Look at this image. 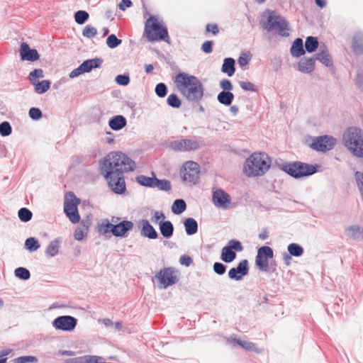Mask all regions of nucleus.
<instances>
[{
  "label": "nucleus",
  "instance_id": "nucleus-1",
  "mask_svg": "<svg viewBox=\"0 0 363 363\" xmlns=\"http://www.w3.org/2000/svg\"><path fill=\"white\" fill-rule=\"evenodd\" d=\"M135 167V162L121 152H111L100 162L101 174L117 194H122L126 190L123 174L133 171Z\"/></svg>",
  "mask_w": 363,
  "mask_h": 363
},
{
  "label": "nucleus",
  "instance_id": "nucleus-2",
  "mask_svg": "<svg viewBox=\"0 0 363 363\" xmlns=\"http://www.w3.org/2000/svg\"><path fill=\"white\" fill-rule=\"evenodd\" d=\"M174 84L177 90L188 101L199 102L202 99L204 87L196 76L186 72H179L174 78Z\"/></svg>",
  "mask_w": 363,
  "mask_h": 363
},
{
  "label": "nucleus",
  "instance_id": "nucleus-3",
  "mask_svg": "<svg viewBox=\"0 0 363 363\" xmlns=\"http://www.w3.org/2000/svg\"><path fill=\"white\" fill-rule=\"evenodd\" d=\"M271 160L264 152H254L245 160L243 165V172L249 177L264 175L269 169Z\"/></svg>",
  "mask_w": 363,
  "mask_h": 363
},
{
  "label": "nucleus",
  "instance_id": "nucleus-4",
  "mask_svg": "<svg viewBox=\"0 0 363 363\" xmlns=\"http://www.w3.org/2000/svg\"><path fill=\"white\" fill-rule=\"evenodd\" d=\"M345 146L356 157H363V132L357 128H349L343 134Z\"/></svg>",
  "mask_w": 363,
  "mask_h": 363
},
{
  "label": "nucleus",
  "instance_id": "nucleus-5",
  "mask_svg": "<svg viewBox=\"0 0 363 363\" xmlns=\"http://www.w3.org/2000/svg\"><path fill=\"white\" fill-rule=\"evenodd\" d=\"M262 28L268 32L275 30L279 35L281 37H288L289 35V24L286 19L275 13L270 11L267 19L262 24Z\"/></svg>",
  "mask_w": 363,
  "mask_h": 363
},
{
  "label": "nucleus",
  "instance_id": "nucleus-6",
  "mask_svg": "<svg viewBox=\"0 0 363 363\" xmlns=\"http://www.w3.org/2000/svg\"><path fill=\"white\" fill-rule=\"evenodd\" d=\"M282 169L294 178L299 179L315 174L317 172V165L296 161L283 165Z\"/></svg>",
  "mask_w": 363,
  "mask_h": 363
},
{
  "label": "nucleus",
  "instance_id": "nucleus-7",
  "mask_svg": "<svg viewBox=\"0 0 363 363\" xmlns=\"http://www.w3.org/2000/svg\"><path fill=\"white\" fill-rule=\"evenodd\" d=\"M145 34L150 42L162 40L167 41L165 40L166 38H168L167 28L160 24L153 16H151L146 22Z\"/></svg>",
  "mask_w": 363,
  "mask_h": 363
},
{
  "label": "nucleus",
  "instance_id": "nucleus-8",
  "mask_svg": "<svg viewBox=\"0 0 363 363\" xmlns=\"http://www.w3.org/2000/svg\"><path fill=\"white\" fill-rule=\"evenodd\" d=\"M274 256L272 249L269 246H262L257 250L255 257V264L257 268L263 272H274L275 266L272 264H269V259H272Z\"/></svg>",
  "mask_w": 363,
  "mask_h": 363
},
{
  "label": "nucleus",
  "instance_id": "nucleus-9",
  "mask_svg": "<svg viewBox=\"0 0 363 363\" xmlns=\"http://www.w3.org/2000/svg\"><path fill=\"white\" fill-rule=\"evenodd\" d=\"M79 202L80 200L77 198L73 192H69L67 194L64 203V211L72 223H77L80 220L77 209V205Z\"/></svg>",
  "mask_w": 363,
  "mask_h": 363
},
{
  "label": "nucleus",
  "instance_id": "nucleus-10",
  "mask_svg": "<svg viewBox=\"0 0 363 363\" xmlns=\"http://www.w3.org/2000/svg\"><path fill=\"white\" fill-rule=\"evenodd\" d=\"M199 165L193 161L186 162L181 170L182 179L193 184L196 183L199 179Z\"/></svg>",
  "mask_w": 363,
  "mask_h": 363
},
{
  "label": "nucleus",
  "instance_id": "nucleus-11",
  "mask_svg": "<svg viewBox=\"0 0 363 363\" xmlns=\"http://www.w3.org/2000/svg\"><path fill=\"white\" fill-rule=\"evenodd\" d=\"M199 141L192 139H181L173 140L169 143V147L176 152H189L200 147Z\"/></svg>",
  "mask_w": 363,
  "mask_h": 363
},
{
  "label": "nucleus",
  "instance_id": "nucleus-12",
  "mask_svg": "<svg viewBox=\"0 0 363 363\" xmlns=\"http://www.w3.org/2000/svg\"><path fill=\"white\" fill-rule=\"evenodd\" d=\"M336 144V140L328 135L314 138L311 147L315 150L325 152L332 150Z\"/></svg>",
  "mask_w": 363,
  "mask_h": 363
},
{
  "label": "nucleus",
  "instance_id": "nucleus-13",
  "mask_svg": "<svg viewBox=\"0 0 363 363\" xmlns=\"http://www.w3.org/2000/svg\"><path fill=\"white\" fill-rule=\"evenodd\" d=\"M52 324L56 330L72 331L77 326V319L71 315H61L54 319Z\"/></svg>",
  "mask_w": 363,
  "mask_h": 363
},
{
  "label": "nucleus",
  "instance_id": "nucleus-14",
  "mask_svg": "<svg viewBox=\"0 0 363 363\" xmlns=\"http://www.w3.org/2000/svg\"><path fill=\"white\" fill-rule=\"evenodd\" d=\"M212 202L216 207L226 210L230 208L231 197L223 189H218L213 191Z\"/></svg>",
  "mask_w": 363,
  "mask_h": 363
},
{
  "label": "nucleus",
  "instance_id": "nucleus-15",
  "mask_svg": "<svg viewBox=\"0 0 363 363\" xmlns=\"http://www.w3.org/2000/svg\"><path fill=\"white\" fill-rule=\"evenodd\" d=\"M248 261L242 260L236 267L230 269L228 272V277L230 279L240 281L249 272Z\"/></svg>",
  "mask_w": 363,
  "mask_h": 363
},
{
  "label": "nucleus",
  "instance_id": "nucleus-16",
  "mask_svg": "<svg viewBox=\"0 0 363 363\" xmlns=\"http://www.w3.org/2000/svg\"><path fill=\"white\" fill-rule=\"evenodd\" d=\"M20 55L22 60L34 62L40 58L35 49H31L26 43H22L20 48Z\"/></svg>",
  "mask_w": 363,
  "mask_h": 363
},
{
  "label": "nucleus",
  "instance_id": "nucleus-17",
  "mask_svg": "<svg viewBox=\"0 0 363 363\" xmlns=\"http://www.w3.org/2000/svg\"><path fill=\"white\" fill-rule=\"evenodd\" d=\"M157 277L165 288L174 284L177 280L176 276L174 275V270L172 268H165L161 270L158 273Z\"/></svg>",
  "mask_w": 363,
  "mask_h": 363
},
{
  "label": "nucleus",
  "instance_id": "nucleus-18",
  "mask_svg": "<svg viewBox=\"0 0 363 363\" xmlns=\"http://www.w3.org/2000/svg\"><path fill=\"white\" fill-rule=\"evenodd\" d=\"M133 223L129 220H123L112 228V234L116 237H125L128 231L132 230Z\"/></svg>",
  "mask_w": 363,
  "mask_h": 363
},
{
  "label": "nucleus",
  "instance_id": "nucleus-19",
  "mask_svg": "<svg viewBox=\"0 0 363 363\" xmlns=\"http://www.w3.org/2000/svg\"><path fill=\"white\" fill-rule=\"evenodd\" d=\"M345 235L353 240H361L363 239V228L358 225H352L345 228Z\"/></svg>",
  "mask_w": 363,
  "mask_h": 363
},
{
  "label": "nucleus",
  "instance_id": "nucleus-20",
  "mask_svg": "<svg viewBox=\"0 0 363 363\" xmlns=\"http://www.w3.org/2000/svg\"><path fill=\"white\" fill-rule=\"evenodd\" d=\"M141 235L149 239H156L158 237V234L153 226L149 223L147 220H142L141 222Z\"/></svg>",
  "mask_w": 363,
  "mask_h": 363
},
{
  "label": "nucleus",
  "instance_id": "nucleus-21",
  "mask_svg": "<svg viewBox=\"0 0 363 363\" xmlns=\"http://www.w3.org/2000/svg\"><path fill=\"white\" fill-rule=\"evenodd\" d=\"M315 68V59L311 58H302L298 63V69L301 72L309 74L314 70Z\"/></svg>",
  "mask_w": 363,
  "mask_h": 363
},
{
  "label": "nucleus",
  "instance_id": "nucleus-22",
  "mask_svg": "<svg viewBox=\"0 0 363 363\" xmlns=\"http://www.w3.org/2000/svg\"><path fill=\"white\" fill-rule=\"evenodd\" d=\"M127 124L125 118L121 115L116 116L111 118L108 121L110 128L113 130H120Z\"/></svg>",
  "mask_w": 363,
  "mask_h": 363
},
{
  "label": "nucleus",
  "instance_id": "nucleus-23",
  "mask_svg": "<svg viewBox=\"0 0 363 363\" xmlns=\"http://www.w3.org/2000/svg\"><path fill=\"white\" fill-rule=\"evenodd\" d=\"M103 60L100 58H94L86 60L84 61L79 66L82 68L84 73L89 72L94 68H98L101 67Z\"/></svg>",
  "mask_w": 363,
  "mask_h": 363
},
{
  "label": "nucleus",
  "instance_id": "nucleus-24",
  "mask_svg": "<svg viewBox=\"0 0 363 363\" xmlns=\"http://www.w3.org/2000/svg\"><path fill=\"white\" fill-rule=\"evenodd\" d=\"M60 244L61 240L60 238H55L52 240L45 250V255L49 257L56 256L59 253Z\"/></svg>",
  "mask_w": 363,
  "mask_h": 363
},
{
  "label": "nucleus",
  "instance_id": "nucleus-25",
  "mask_svg": "<svg viewBox=\"0 0 363 363\" xmlns=\"http://www.w3.org/2000/svg\"><path fill=\"white\" fill-rule=\"evenodd\" d=\"M315 60H317L323 63L326 67L333 66V61L331 60V57L328 53V50L325 49H322V47L320 48V51L315 55Z\"/></svg>",
  "mask_w": 363,
  "mask_h": 363
},
{
  "label": "nucleus",
  "instance_id": "nucleus-26",
  "mask_svg": "<svg viewBox=\"0 0 363 363\" xmlns=\"http://www.w3.org/2000/svg\"><path fill=\"white\" fill-rule=\"evenodd\" d=\"M291 54L293 57H298L305 54L303 40L301 38H296L291 48Z\"/></svg>",
  "mask_w": 363,
  "mask_h": 363
},
{
  "label": "nucleus",
  "instance_id": "nucleus-27",
  "mask_svg": "<svg viewBox=\"0 0 363 363\" xmlns=\"http://www.w3.org/2000/svg\"><path fill=\"white\" fill-rule=\"evenodd\" d=\"M235 62L234 59L231 57L225 58L222 65L221 71L223 73L227 74L228 77L233 76L235 72Z\"/></svg>",
  "mask_w": 363,
  "mask_h": 363
},
{
  "label": "nucleus",
  "instance_id": "nucleus-28",
  "mask_svg": "<svg viewBox=\"0 0 363 363\" xmlns=\"http://www.w3.org/2000/svg\"><path fill=\"white\" fill-rule=\"evenodd\" d=\"M152 174L151 177L143 174L139 175L136 177L135 180L141 186L154 188L156 176L154 172H152Z\"/></svg>",
  "mask_w": 363,
  "mask_h": 363
},
{
  "label": "nucleus",
  "instance_id": "nucleus-29",
  "mask_svg": "<svg viewBox=\"0 0 363 363\" xmlns=\"http://www.w3.org/2000/svg\"><path fill=\"white\" fill-rule=\"evenodd\" d=\"M160 230L162 235L165 238H169L174 233V225L169 220L163 221L160 223Z\"/></svg>",
  "mask_w": 363,
  "mask_h": 363
},
{
  "label": "nucleus",
  "instance_id": "nucleus-30",
  "mask_svg": "<svg viewBox=\"0 0 363 363\" xmlns=\"http://www.w3.org/2000/svg\"><path fill=\"white\" fill-rule=\"evenodd\" d=\"M186 233L192 235L198 231L197 221L193 218H188L184 221Z\"/></svg>",
  "mask_w": 363,
  "mask_h": 363
},
{
  "label": "nucleus",
  "instance_id": "nucleus-31",
  "mask_svg": "<svg viewBox=\"0 0 363 363\" xmlns=\"http://www.w3.org/2000/svg\"><path fill=\"white\" fill-rule=\"evenodd\" d=\"M352 48L357 54L363 53V33L358 32L353 37Z\"/></svg>",
  "mask_w": 363,
  "mask_h": 363
},
{
  "label": "nucleus",
  "instance_id": "nucleus-32",
  "mask_svg": "<svg viewBox=\"0 0 363 363\" xmlns=\"http://www.w3.org/2000/svg\"><path fill=\"white\" fill-rule=\"evenodd\" d=\"M234 99V94L230 91H220L217 96V99L221 104L230 106Z\"/></svg>",
  "mask_w": 363,
  "mask_h": 363
},
{
  "label": "nucleus",
  "instance_id": "nucleus-33",
  "mask_svg": "<svg viewBox=\"0 0 363 363\" xmlns=\"http://www.w3.org/2000/svg\"><path fill=\"white\" fill-rule=\"evenodd\" d=\"M236 257V253L227 246L223 247L221 251V259L226 263L233 262Z\"/></svg>",
  "mask_w": 363,
  "mask_h": 363
},
{
  "label": "nucleus",
  "instance_id": "nucleus-34",
  "mask_svg": "<svg viewBox=\"0 0 363 363\" xmlns=\"http://www.w3.org/2000/svg\"><path fill=\"white\" fill-rule=\"evenodd\" d=\"M95 355H84L79 357H74L65 360V363H94L97 360Z\"/></svg>",
  "mask_w": 363,
  "mask_h": 363
},
{
  "label": "nucleus",
  "instance_id": "nucleus-35",
  "mask_svg": "<svg viewBox=\"0 0 363 363\" xmlns=\"http://www.w3.org/2000/svg\"><path fill=\"white\" fill-rule=\"evenodd\" d=\"M32 84L35 86V91L38 94L45 93L50 87V82L49 80L33 82Z\"/></svg>",
  "mask_w": 363,
  "mask_h": 363
},
{
  "label": "nucleus",
  "instance_id": "nucleus-36",
  "mask_svg": "<svg viewBox=\"0 0 363 363\" xmlns=\"http://www.w3.org/2000/svg\"><path fill=\"white\" fill-rule=\"evenodd\" d=\"M186 209V204L183 199H176L172 206V213L177 215L181 214Z\"/></svg>",
  "mask_w": 363,
  "mask_h": 363
},
{
  "label": "nucleus",
  "instance_id": "nucleus-37",
  "mask_svg": "<svg viewBox=\"0 0 363 363\" xmlns=\"http://www.w3.org/2000/svg\"><path fill=\"white\" fill-rule=\"evenodd\" d=\"M233 341L247 351H257L256 345L252 342L242 340L237 337H233Z\"/></svg>",
  "mask_w": 363,
  "mask_h": 363
},
{
  "label": "nucleus",
  "instance_id": "nucleus-38",
  "mask_svg": "<svg viewBox=\"0 0 363 363\" xmlns=\"http://www.w3.org/2000/svg\"><path fill=\"white\" fill-rule=\"evenodd\" d=\"M318 47V41L317 38L313 36H308L306 38L305 42L306 50L308 52H314Z\"/></svg>",
  "mask_w": 363,
  "mask_h": 363
},
{
  "label": "nucleus",
  "instance_id": "nucleus-39",
  "mask_svg": "<svg viewBox=\"0 0 363 363\" xmlns=\"http://www.w3.org/2000/svg\"><path fill=\"white\" fill-rule=\"evenodd\" d=\"M154 188H157L161 191H169L172 189V184L169 180L159 179L156 177Z\"/></svg>",
  "mask_w": 363,
  "mask_h": 363
},
{
  "label": "nucleus",
  "instance_id": "nucleus-40",
  "mask_svg": "<svg viewBox=\"0 0 363 363\" xmlns=\"http://www.w3.org/2000/svg\"><path fill=\"white\" fill-rule=\"evenodd\" d=\"M113 226V224L111 223L108 219H104L99 224L98 231L101 235H106L110 232L112 233Z\"/></svg>",
  "mask_w": 363,
  "mask_h": 363
},
{
  "label": "nucleus",
  "instance_id": "nucleus-41",
  "mask_svg": "<svg viewBox=\"0 0 363 363\" xmlns=\"http://www.w3.org/2000/svg\"><path fill=\"white\" fill-rule=\"evenodd\" d=\"M287 250L290 255L300 257L303 254V248L297 243H291L288 245Z\"/></svg>",
  "mask_w": 363,
  "mask_h": 363
},
{
  "label": "nucleus",
  "instance_id": "nucleus-42",
  "mask_svg": "<svg viewBox=\"0 0 363 363\" xmlns=\"http://www.w3.org/2000/svg\"><path fill=\"white\" fill-rule=\"evenodd\" d=\"M89 230L88 225L81 223L80 226L78 227L74 233V237L77 240H82L86 235Z\"/></svg>",
  "mask_w": 363,
  "mask_h": 363
},
{
  "label": "nucleus",
  "instance_id": "nucleus-43",
  "mask_svg": "<svg viewBox=\"0 0 363 363\" xmlns=\"http://www.w3.org/2000/svg\"><path fill=\"white\" fill-rule=\"evenodd\" d=\"M25 247L28 250L34 252L39 249L40 245L38 240L31 237L26 239L25 242Z\"/></svg>",
  "mask_w": 363,
  "mask_h": 363
},
{
  "label": "nucleus",
  "instance_id": "nucleus-44",
  "mask_svg": "<svg viewBox=\"0 0 363 363\" xmlns=\"http://www.w3.org/2000/svg\"><path fill=\"white\" fill-rule=\"evenodd\" d=\"M14 274L16 277L22 280H28L30 277V273L29 270L25 267H18L14 271Z\"/></svg>",
  "mask_w": 363,
  "mask_h": 363
},
{
  "label": "nucleus",
  "instance_id": "nucleus-45",
  "mask_svg": "<svg viewBox=\"0 0 363 363\" xmlns=\"http://www.w3.org/2000/svg\"><path fill=\"white\" fill-rule=\"evenodd\" d=\"M18 215L21 221L28 222L31 220L33 213L29 209L26 208H21L18 211Z\"/></svg>",
  "mask_w": 363,
  "mask_h": 363
},
{
  "label": "nucleus",
  "instance_id": "nucleus-46",
  "mask_svg": "<svg viewBox=\"0 0 363 363\" xmlns=\"http://www.w3.org/2000/svg\"><path fill=\"white\" fill-rule=\"evenodd\" d=\"M167 104L172 108H179L181 106V100L175 94H171L167 99Z\"/></svg>",
  "mask_w": 363,
  "mask_h": 363
},
{
  "label": "nucleus",
  "instance_id": "nucleus-47",
  "mask_svg": "<svg viewBox=\"0 0 363 363\" xmlns=\"http://www.w3.org/2000/svg\"><path fill=\"white\" fill-rule=\"evenodd\" d=\"M89 17V13L85 11H78L74 14L75 21L80 25L84 24Z\"/></svg>",
  "mask_w": 363,
  "mask_h": 363
},
{
  "label": "nucleus",
  "instance_id": "nucleus-48",
  "mask_svg": "<svg viewBox=\"0 0 363 363\" xmlns=\"http://www.w3.org/2000/svg\"><path fill=\"white\" fill-rule=\"evenodd\" d=\"M122 40L117 38V37L114 34H111L108 36L106 39V44L109 48H115L121 45Z\"/></svg>",
  "mask_w": 363,
  "mask_h": 363
},
{
  "label": "nucleus",
  "instance_id": "nucleus-49",
  "mask_svg": "<svg viewBox=\"0 0 363 363\" xmlns=\"http://www.w3.org/2000/svg\"><path fill=\"white\" fill-rule=\"evenodd\" d=\"M96 34H97L96 28L93 27L91 25L86 26L82 30L83 36L85 38H89V39L96 36Z\"/></svg>",
  "mask_w": 363,
  "mask_h": 363
},
{
  "label": "nucleus",
  "instance_id": "nucleus-50",
  "mask_svg": "<svg viewBox=\"0 0 363 363\" xmlns=\"http://www.w3.org/2000/svg\"><path fill=\"white\" fill-rule=\"evenodd\" d=\"M44 77L43 71L41 69H35L32 72H30L28 75V79L30 80L31 84L33 82H38L36 81L37 79H41Z\"/></svg>",
  "mask_w": 363,
  "mask_h": 363
},
{
  "label": "nucleus",
  "instance_id": "nucleus-51",
  "mask_svg": "<svg viewBox=\"0 0 363 363\" xmlns=\"http://www.w3.org/2000/svg\"><path fill=\"white\" fill-rule=\"evenodd\" d=\"M12 132V128L8 121L0 123V135L3 137L9 136Z\"/></svg>",
  "mask_w": 363,
  "mask_h": 363
},
{
  "label": "nucleus",
  "instance_id": "nucleus-52",
  "mask_svg": "<svg viewBox=\"0 0 363 363\" xmlns=\"http://www.w3.org/2000/svg\"><path fill=\"white\" fill-rule=\"evenodd\" d=\"M240 86L245 91H250L252 92H257L258 91L257 86H256L255 84L247 82V81H240L239 82Z\"/></svg>",
  "mask_w": 363,
  "mask_h": 363
},
{
  "label": "nucleus",
  "instance_id": "nucleus-53",
  "mask_svg": "<svg viewBox=\"0 0 363 363\" xmlns=\"http://www.w3.org/2000/svg\"><path fill=\"white\" fill-rule=\"evenodd\" d=\"M166 216L162 211H155L151 218V221L155 224H159L165 221Z\"/></svg>",
  "mask_w": 363,
  "mask_h": 363
},
{
  "label": "nucleus",
  "instance_id": "nucleus-54",
  "mask_svg": "<svg viewBox=\"0 0 363 363\" xmlns=\"http://www.w3.org/2000/svg\"><path fill=\"white\" fill-rule=\"evenodd\" d=\"M14 363H36L38 358L35 356H21L13 360Z\"/></svg>",
  "mask_w": 363,
  "mask_h": 363
},
{
  "label": "nucleus",
  "instance_id": "nucleus-55",
  "mask_svg": "<svg viewBox=\"0 0 363 363\" xmlns=\"http://www.w3.org/2000/svg\"><path fill=\"white\" fill-rule=\"evenodd\" d=\"M155 91L157 96L163 98L167 95V87L165 84L161 82L156 85Z\"/></svg>",
  "mask_w": 363,
  "mask_h": 363
},
{
  "label": "nucleus",
  "instance_id": "nucleus-56",
  "mask_svg": "<svg viewBox=\"0 0 363 363\" xmlns=\"http://www.w3.org/2000/svg\"><path fill=\"white\" fill-rule=\"evenodd\" d=\"M227 247H230L232 250H235L237 252H241L243 250V247L241 242L234 239L228 241Z\"/></svg>",
  "mask_w": 363,
  "mask_h": 363
},
{
  "label": "nucleus",
  "instance_id": "nucleus-57",
  "mask_svg": "<svg viewBox=\"0 0 363 363\" xmlns=\"http://www.w3.org/2000/svg\"><path fill=\"white\" fill-rule=\"evenodd\" d=\"M115 80L118 84L122 86H126L130 82L129 76L126 74H119L116 76Z\"/></svg>",
  "mask_w": 363,
  "mask_h": 363
},
{
  "label": "nucleus",
  "instance_id": "nucleus-58",
  "mask_svg": "<svg viewBox=\"0 0 363 363\" xmlns=\"http://www.w3.org/2000/svg\"><path fill=\"white\" fill-rule=\"evenodd\" d=\"M29 116L33 120H38L42 117V111L38 108L33 107L28 112Z\"/></svg>",
  "mask_w": 363,
  "mask_h": 363
},
{
  "label": "nucleus",
  "instance_id": "nucleus-59",
  "mask_svg": "<svg viewBox=\"0 0 363 363\" xmlns=\"http://www.w3.org/2000/svg\"><path fill=\"white\" fill-rule=\"evenodd\" d=\"M213 271L216 274L222 275L226 271V266L221 262H215L213 264Z\"/></svg>",
  "mask_w": 363,
  "mask_h": 363
},
{
  "label": "nucleus",
  "instance_id": "nucleus-60",
  "mask_svg": "<svg viewBox=\"0 0 363 363\" xmlns=\"http://www.w3.org/2000/svg\"><path fill=\"white\" fill-rule=\"evenodd\" d=\"M220 86L223 89V91H230L233 89V85L229 79H223L220 82Z\"/></svg>",
  "mask_w": 363,
  "mask_h": 363
},
{
  "label": "nucleus",
  "instance_id": "nucleus-61",
  "mask_svg": "<svg viewBox=\"0 0 363 363\" xmlns=\"http://www.w3.org/2000/svg\"><path fill=\"white\" fill-rule=\"evenodd\" d=\"M206 32L212 33L213 35H217L219 32L218 26L216 23H208L206 26Z\"/></svg>",
  "mask_w": 363,
  "mask_h": 363
},
{
  "label": "nucleus",
  "instance_id": "nucleus-62",
  "mask_svg": "<svg viewBox=\"0 0 363 363\" xmlns=\"http://www.w3.org/2000/svg\"><path fill=\"white\" fill-rule=\"evenodd\" d=\"M212 45H213L212 41H206L203 43L202 46H201V49L203 52L208 54V53H211L213 50Z\"/></svg>",
  "mask_w": 363,
  "mask_h": 363
},
{
  "label": "nucleus",
  "instance_id": "nucleus-63",
  "mask_svg": "<svg viewBox=\"0 0 363 363\" xmlns=\"http://www.w3.org/2000/svg\"><path fill=\"white\" fill-rule=\"evenodd\" d=\"M193 260L189 256L182 255L179 258V262L182 265H185L186 267H189Z\"/></svg>",
  "mask_w": 363,
  "mask_h": 363
},
{
  "label": "nucleus",
  "instance_id": "nucleus-64",
  "mask_svg": "<svg viewBox=\"0 0 363 363\" xmlns=\"http://www.w3.org/2000/svg\"><path fill=\"white\" fill-rule=\"evenodd\" d=\"M84 74V72L82 71V68L80 67V66H79L77 68L73 69L70 73H69V77L71 79H73V78H75V77H79V75Z\"/></svg>",
  "mask_w": 363,
  "mask_h": 363
}]
</instances>
